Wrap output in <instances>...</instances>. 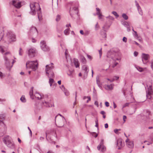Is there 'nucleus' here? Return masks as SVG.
Masks as SVG:
<instances>
[{"instance_id": "obj_4", "label": "nucleus", "mask_w": 153, "mask_h": 153, "mask_svg": "<svg viewBox=\"0 0 153 153\" xmlns=\"http://www.w3.org/2000/svg\"><path fill=\"white\" fill-rule=\"evenodd\" d=\"M44 100L42 102L43 105L47 107H51L53 106V104L51 102V99L48 97L47 95H45L43 97Z\"/></svg>"}, {"instance_id": "obj_64", "label": "nucleus", "mask_w": 153, "mask_h": 153, "mask_svg": "<svg viewBox=\"0 0 153 153\" xmlns=\"http://www.w3.org/2000/svg\"><path fill=\"white\" fill-rule=\"evenodd\" d=\"M100 113L101 114H102L103 115H104L105 114V113L104 111H101Z\"/></svg>"}, {"instance_id": "obj_6", "label": "nucleus", "mask_w": 153, "mask_h": 153, "mask_svg": "<svg viewBox=\"0 0 153 153\" xmlns=\"http://www.w3.org/2000/svg\"><path fill=\"white\" fill-rule=\"evenodd\" d=\"M33 87H31V91L29 92V95L31 98L33 100L34 99V96L35 98H36L38 100L43 99L44 98L43 97H44L45 96H42L41 94L37 92H35L34 95L33 94Z\"/></svg>"}, {"instance_id": "obj_16", "label": "nucleus", "mask_w": 153, "mask_h": 153, "mask_svg": "<svg viewBox=\"0 0 153 153\" xmlns=\"http://www.w3.org/2000/svg\"><path fill=\"white\" fill-rule=\"evenodd\" d=\"M126 145L129 148H132L134 146V144L132 141H130L129 139L127 138L126 141Z\"/></svg>"}, {"instance_id": "obj_56", "label": "nucleus", "mask_w": 153, "mask_h": 153, "mask_svg": "<svg viewBox=\"0 0 153 153\" xmlns=\"http://www.w3.org/2000/svg\"><path fill=\"white\" fill-rule=\"evenodd\" d=\"M89 33V32L88 31H86L84 35L86 36L88 35Z\"/></svg>"}, {"instance_id": "obj_33", "label": "nucleus", "mask_w": 153, "mask_h": 153, "mask_svg": "<svg viewBox=\"0 0 153 153\" xmlns=\"http://www.w3.org/2000/svg\"><path fill=\"white\" fill-rule=\"evenodd\" d=\"M112 14L114 15L116 18H118L119 15L115 11H113L112 12Z\"/></svg>"}, {"instance_id": "obj_36", "label": "nucleus", "mask_w": 153, "mask_h": 153, "mask_svg": "<svg viewBox=\"0 0 153 153\" xmlns=\"http://www.w3.org/2000/svg\"><path fill=\"white\" fill-rule=\"evenodd\" d=\"M64 34L65 35H68L69 33V29H66L65 30H64Z\"/></svg>"}, {"instance_id": "obj_51", "label": "nucleus", "mask_w": 153, "mask_h": 153, "mask_svg": "<svg viewBox=\"0 0 153 153\" xmlns=\"http://www.w3.org/2000/svg\"><path fill=\"white\" fill-rule=\"evenodd\" d=\"M120 130V129H115L114 130V132L116 133H117L118 131Z\"/></svg>"}, {"instance_id": "obj_46", "label": "nucleus", "mask_w": 153, "mask_h": 153, "mask_svg": "<svg viewBox=\"0 0 153 153\" xmlns=\"http://www.w3.org/2000/svg\"><path fill=\"white\" fill-rule=\"evenodd\" d=\"M0 51L2 53H3L4 51L1 46H0Z\"/></svg>"}, {"instance_id": "obj_42", "label": "nucleus", "mask_w": 153, "mask_h": 153, "mask_svg": "<svg viewBox=\"0 0 153 153\" xmlns=\"http://www.w3.org/2000/svg\"><path fill=\"white\" fill-rule=\"evenodd\" d=\"M130 103H126L123 105V108H124L128 106Z\"/></svg>"}, {"instance_id": "obj_1", "label": "nucleus", "mask_w": 153, "mask_h": 153, "mask_svg": "<svg viewBox=\"0 0 153 153\" xmlns=\"http://www.w3.org/2000/svg\"><path fill=\"white\" fill-rule=\"evenodd\" d=\"M30 11L29 13L32 15H35L36 14V11H37L38 18L39 21H41L42 15L39 4L36 3H32L30 4Z\"/></svg>"}, {"instance_id": "obj_13", "label": "nucleus", "mask_w": 153, "mask_h": 153, "mask_svg": "<svg viewBox=\"0 0 153 153\" xmlns=\"http://www.w3.org/2000/svg\"><path fill=\"white\" fill-rule=\"evenodd\" d=\"M12 4L14 6L17 8H19L21 6V2L17 0L13 1Z\"/></svg>"}, {"instance_id": "obj_43", "label": "nucleus", "mask_w": 153, "mask_h": 153, "mask_svg": "<svg viewBox=\"0 0 153 153\" xmlns=\"http://www.w3.org/2000/svg\"><path fill=\"white\" fill-rule=\"evenodd\" d=\"M99 25H98V23L97 22L96 24V25L95 26V29L96 30H98V29H99Z\"/></svg>"}, {"instance_id": "obj_14", "label": "nucleus", "mask_w": 153, "mask_h": 153, "mask_svg": "<svg viewBox=\"0 0 153 153\" xmlns=\"http://www.w3.org/2000/svg\"><path fill=\"white\" fill-rule=\"evenodd\" d=\"M142 60L144 64H146L148 62V60L149 58V55L148 54L143 53L142 56Z\"/></svg>"}, {"instance_id": "obj_17", "label": "nucleus", "mask_w": 153, "mask_h": 153, "mask_svg": "<svg viewBox=\"0 0 153 153\" xmlns=\"http://www.w3.org/2000/svg\"><path fill=\"white\" fill-rule=\"evenodd\" d=\"M82 70L84 71V75L87 77L89 71L88 67L86 65H84L82 67Z\"/></svg>"}, {"instance_id": "obj_48", "label": "nucleus", "mask_w": 153, "mask_h": 153, "mask_svg": "<svg viewBox=\"0 0 153 153\" xmlns=\"http://www.w3.org/2000/svg\"><path fill=\"white\" fill-rule=\"evenodd\" d=\"M102 17L103 15L101 14V15L98 16V18L99 19L101 20H103Z\"/></svg>"}, {"instance_id": "obj_49", "label": "nucleus", "mask_w": 153, "mask_h": 153, "mask_svg": "<svg viewBox=\"0 0 153 153\" xmlns=\"http://www.w3.org/2000/svg\"><path fill=\"white\" fill-rule=\"evenodd\" d=\"M134 33L133 34L134 35L135 37H137L138 36V35L137 34V32L136 31H134Z\"/></svg>"}, {"instance_id": "obj_37", "label": "nucleus", "mask_w": 153, "mask_h": 153, "mask_svg": "<svg viewBox=\"0 0 153 153\" xmlns=\"http://www.w3.org/2000/svg\"><path fill=\"white\" fill-rule=\"evenodd\" d=\"M136 68L138 71L140 72H142L143 71V68L137 66Z\"/></svg>"}, {"instance_id": "obj_62", "label": "nucleus", "mask_w": 153, "mask_h": 153, "mask_svg": "<svg viewBox=\"0 0 153 153\" xmlns=\"http://www.w3.org/2000/svg\"><path fill=\"white\" fill-rule=\"evenodd\" d=\"M138 54V52L135 51L134 52V55L135 56H137Z\"/></svg>"}, {"instance_id": "obj_54", "label": "nucleus", "mask_w": 153, "mask_h": 153, "mask_svg": "<svg viewBox=\"0 0 153 153\" xmlns=\"http://www.w3.org/2000/svg\"><path fill=\"white\" fill-rule=\"evenodd\" d=\"M87 98L88 99V100H87L86 102L88 103L89 101H90L91 100V97L90 96H88L87 97Z\"/></svg>"}, {"instance_id": "obj_52", "label": "nucleus", "mask_w": 153, "mask_h": 153, "mask_svg": "<svg viewBox=\"0 0 153 153\" xmlns=\"http://www.w3.org/2000/svg\"><path fill=\"white\" fill-rule=\"evenodd\" d=\"M126 116L125 115H124L123 116V119L124 121V123H125L126 122V120L125 119H126Z\"/></svg>"}, {"instance_id": "obj_63", "label": "nucleus", "mask_w": 153, "mask_h": 153, "mask_svg": "<svg viewBox=\"0 0 153 153\" xmlns=\"http://www.w3.org/2000/svg\"><path fill=\"white\" fill-rule=\"evenodd\" d=\"M113 106L114 108H116L117 107V105L114 102H113Z\"/></svg>"}, {"instance_id": "obj_10", "label": "nucleus", "mask_w": 153, "mask_h": 153, "mask_svg": "<svg viewBox=\"0 0 153 153\" xmlns=\"http://www.w3.org/2000/svg\"><path fill=\"white\" fill-rule=\"evenodd\" d=\"M69 4L71 5L70 11H72L73 10L76 11L78 9V2H72L69 3Z\"/></svg>"}, {"instance_id": "obj_7", "label": "nucleus", "mask_w": 153, "mask_h": 153, "mask_svg": "<svg viewBox=\"0 0 153 153\" xmlns=\"http://www.w3.org/2000/svg\"><path fill=\"white\" fill-rule=\"evenodd\" d=\"M5 55L6 56H4V59L5 61V64L7 68H11L12 65L10 66V61L9 59L8 58V57L7 56L8 55L9 56H10V54L9 52H7L5 53Z\"/></svg>"}, {"instance_id": "obj_50", "label": "nucleus", "mask_w": 153, "mask_h": 153, "mask_svg": "<svg viewBox=\"0 0 153 153\" xmlns=\"http://www.w3.org/2000/svg\"><path fill=\"white\" fill-rule=\"evenodd\" d=\"M105 106L107 107H108L109 105V103L108 102H105Z\"/></svg>"}, {"instance_id": "obj_31", "label": "nucleus", "mask_w": 153, "mask_h": 153, "mask_svg": "<svg viewBox=\"0 0 153 153\" xmlns=\"http://www.w3.org/2000/svg\"><path fill=\"white\" fill-rule=\"evenodd\" d=\"M101 151L102 152H103L105 151L106 149V148L104 145H102V146H101Z\"/></svg>"}, {"instance_id": "obj_32", "label": "nucleus", "mask_w": 153, "mask_h": 153, "mask_svg": "<svg viewBox=\"0 0 153 153\" xmlns=\"http://www.w3.org/2000/svg\"><path fill=\"white\" fill-rule=\"evenodd\" d=\"M137 8L139 12V14L141 15H142L143 14V13H142V10L141 9L140 7V6L139 7H137Z\"/></svg>"}, {"instance_id": "obj_25", "label": "nucleus", "mask_w": 153, "mask_h": 153, "mask_svg": "<svg viewBox=\"0 0 153 153\" xmlns=\"http://www.w3.org/2000/svg\"><path fill=\"white\" fill-rule=\"evenodd\" d=\"M81 61L83 64L86 63V60L85 58L83 56H81Z\"/></svg>"}, {"instance_id": "obj_44", "label": "nucleus", "mask_w": 153, "mask_h": 153, "mask_svg": "<svg viewBox=\"0 0 153 153\" xmlns=\"http://www.w3.org/2000/svg\"><path fill=\"white\" fill-rule=\"evenodd\" d=\"M118 63L116 62H114L113 63V64L112 65V67L113 68H114L117 64Z\"/></svg>"}, {"instance_id": "obj_26", "label": "nucleus", "mask_w": 153, "mask_h": 153, "mask_svg": "<svg viewBox=\"0 0 153 153\" xmlns=\"http://www.w3.org/2000/svg\"><path fill=\"white\" fill-rule=\"evenodd\" d=\"M122 24L126 27H127L129 25V23L126 21H124L122 22Z\"/></svg>"}, {"instance_id": "obj_29", "label": "nucleus", "mask_w": 153, "mask_h": 153, "mask_svg": "<svg viewBox=\"0 0 153 153\" xmlns=\"http://www.w3.org/2000/svg\"><path fill=\"white\" fill-rule=\"evenodd\" d=\"M153 94H151L149 93H146V97L148 99H150L151 98V95Z\"/></svg>"}, {"instance_id": "obj_59", "label": "nucleus", "mask_w": 153, "mask_h": 153, "mask_svg": "<svg viewBox=\"0 0 153 153\" xmlns=\"http://www.w3.org/2000/svg\"><path fill=\"white\" fill-rule=\"evenodd\" d=\"M61 88L63 91V90H64L65 89H66L63 85L61 86Z\"/></svg>"}, {"instance_id": "obj_38", "label": "nucleus", "mask_w": 153, "mask_h": 153, "mask_svg": "<svg viewBox=\"0 0 153 153\" xmlns=\"http://www.w3.org/2000/svg\"><path fill=\"white\" fill-rule=\"evenodd\" d=\"M60 16L59 15H58L56 16V20L57 22L59 21L60 20Z\"/></svg>"}, {"instance_id": "obj_21", "label": "nucleus", "mask_w": 153, "mask_h": 153, "mask_svg": "<svg viewBox=\"0 0 153 153\" xmlns=\"http://www.w3.org/2000/svg\"><path fill=\"white\" fill-rule=\"evenodd\" d=\"M74 64L76 67L77 68L79 66V63L78 59H74Z\"/></svg>"}, {"instance_id": "obj_11", "label": "nucleus", "mask_w": 153, "mask_h": 153, "mask_svg": "<svg viewBox=\"0 0 153 153\" xmlns=\"http://www.w3.org/2000/svg\"><path fill=\"white\" fill-rule=\"evenodd\" d=\"M28 55L30 57H33L35 56L36 51L35 48H30L28 51Z\"/></svg>"}, {"instance_id": "obj_30", "label": "nucleus", "mask_w": 153, "mask_h": 153, "mask_svg": "<svg viewBox=\"0 0 153 153\" xmlns=\"http://www.w3.org/2000/svg\"><path fill=\"white\" fill-rule=\"evenodd\" d=\"M122 16L125 20H127L128 19V16L125 13H123L122 14Z\"/></svg>"}, {"instance_id": "obj_24", "label": "nucleus", "mask_w": 153, "mask_h": 153, "mask_svg": "<svg viewBox=\"0 0 153 153\" xmlns=\"http://www.w3.org/2000/svg\"><path fill=\"white\" fill-rule=\"evenodd\" d=\"M103 140L102 139L101 140V142L100 143V144L97 147V149L98 150H100L101 146L102 145H103Z\"/></svg>"}, {"instance_id": "obj_22", "label": "nucleus", "mask_w": 153, "mask_h": 153, "mask_svg": "<svg viewBox=\"0 0 153 153\" xmlns=\"http://www.w3.org/2000/svg\"><path fill=\"white\" fill-rule=\"evenodd\" d=\"M146 93H149L151 94H153V89L152 87V85H150L148 88L147 91H146Z\"/></svg>"}, {"instance_id": "obj_40", "label": "nucleus", "mask_w": 153, "mask_h": 153, "mask_svg": "<svg viewBox=\"0 0 153 153\" xmlns=\"http://www.w3.org/2000/svg\"><path fill=\"white\" fill-rule=\"evenodd\" d=\"M106 18L107 19H108L110 20H114V18L112 16H107L106 17Z\"/></svg>"}, {"instance_id": "obj_5", "label": "nucleus", "mask_w": 153, "mask_h": 153, "mask_svg": "<svg viewBox=\"0 0 153 153\" xmlns=\"http://www.w3.org/2000/svg\"><path fill=\"white\" fill-rule=\"evenodd\" d=\"M38 62L37 60L33 61H28L26 63V67L27 68V65L29 67L32 68L33 70L36 71L38 68Z\"/></svg>"}, {"instance_id": "obj_35", "label": "nucleus", "mask_w": 153, "mask_h": 153, "mask_svg": "<svg viewBox=\"0 0 153 153\" xmlns=\"http://www.w3.org/2000/svg\"><path fill=\"white\" fill-rule=\"evenodd\" d=\"M73 71H69V72L67 73L68 75L71 77H73V76L72 75Z\"/></svg>"}, {"instance_id": "obj_41", "label": "nucleus", "mask_w": 153, "mask_h": 153, "mask_svg": "<svg viewBox=\"0 0 153 153\" xmlns=\"http://www.w3.org/2000/svg\"><path fill=\"white\" fill-rule=\"evenodd\" d=\"M23 51L22 49L21 48H20L19 49V55L20 56L22 55V54H23Z\"/></svg>"}, {"instance_id": "obj_45", "label": "nucleus", "mask_w": 153, "mask_h": 153, "mask_svg": "<svg viewBox=\"0 0 153 153\" xmlns=\"http://www.w3.org/2000/svg\"><path fill=\"white\" fill-rule=\"evenodd\" d=\"M99 52L100 54V58H101L102 54V48H101V49L99 51Z\"/></svg>"}, {"instance_id": "obj_23", "label": "nucleus", "mask_w": 153, "mask_h": 153, "mask_svg": "<svg viewBox=\"0 0 153 153\" xmlns=\"http://www.w3.org/2000/svg\"><path fill=\"white\" fill-rule=\"evenodd\" d=\"M96 82L98 86L100 88H102L101 85V84L99 76H97L96 77Z\"/></svg>"}, {"instance_id": "obj_9", "label": "nucleus", "mask_w": 153, "mask_h": 153, "mask_svg": "<svg viewBox=\"0 0 153 153\" xmlns=\"http://www.w3.org/2000/svg\"><path fill=\"white\" fill-rule=\"evenodd\" d=\"M40 47L41 49L44 51H48L49 50V47L47 46L45 41H42L40 42Z\"/></svg>"}, {"instance_id": "obj_47", "label": "nucleus", "mask_w": 153, "mask_h": 153, "mask_svg": "<svg viewBox=\"0 0 153 153\" xmlns=\"http://www.w3.org/2000/svg\"><path fill=\"white\" fill-rule=\"evenodd\" d=\"M127 40V39L126 37H124L123 39V41L125 42H126Z\"/></svg>"}, {"instance_id": "obj_55", "label": "nucleus", "mask_w": 153, "mask_h": 153, "mask_svg": "<svg viewBox=\"0 0 153 153\" xmlns=\"http://www.w3.org/2000/svg\"><path fill=\"white\" fill-rule=\"evenodd\" d=\"M97 15H98V16H100V15H101L102 13H101V12H100H100H97Z\"/></svg>"}, {"instance_id": "obj_3", "label": "nucleus", "mask_w": 153, "mask_h": 153, "mask_svg": "<svg viewBox=\"0 0 153 153\" xmlns=\"http://www.w3.org/2000/svg\"><path fill=\"white\" fill-rule=\"evenodd\" d=\"M3 142L9 148L13 149L15 147V145L10 137L8 136H5L3 139Z\"/></svg>"}, {"instance_id": "obj_2", "label": "nucleus", "mask_w": 153, "mask_h": 153, "mask_svg": "<svg viewBox=\"0 0 153 153\" xmlns=\"http://www.w3.org/2000/svg\"><path fill=\"white\" fill-rule=\"evenodd\" d=\"M53 65V63H51L49 64L46 65L45 69L47 75L49 78V82L51 86L54 82L53 79L51 78L54 77V74L53 71V70L54 68Z\"/></svg>"}, {"instance_id": "obj_58", "label": "nucleus", "mask_w": 153, "mask_h": 153, "mask_svg": "<svg viewBox=\"0 0 153 153\" xmlns=\"http://www.w3.org/2000/svg\"><path fill=\"white\" fill-rule=\"evenodd\" d=\"M94 104L96 105L97 107H98L99 105H98V102L97 101H95L94 102Z\"/></svg>"}, {"instance_id": "obj_18", "label": "nucleus", "mask_w": 153, "mask_h": 153, "mask_svg": "<svg viewBox=\"0 0 153 153\" xmlns=\"http://www.w3.org/2000/svg\"><path fill=\"white\" fill-rule=\"evenodd\" d=\"M114 86L113 84H111L110 85H105L104 87L107 90H111L113 89Z\"/></svg>"}, {"instance_id": "obj_61", "label": "nucleus", "mask_w": 153, "mask_h": 153, "mask_svg": "<svg viewBox=\"0 0 153 153\" xmlns=\"http://www.w3.org/2000/svg\"><path fill=\"white\" fill-rule=\"evenodd\" d=\"M80 33L82 35H83L84 34V33L83 32V31L82 30H81L80 31Z\"/></svg>"}, {"instance_id": "obj_12", "label": "nucleus", "mask_w": 153, "mask_h": 153, "mask_svg": "<svg viewBox=\"0 0 153 153\" xmlns=\"http://www.w3.org/2000/svg\"><path fill=\"white\" fill-rule=\"evenodd\" d=\"M30 33L33 37H36L38 34V32L36 28L35 27H31L30 29Z\"/></svg>"}, {"instance_id": "obj_19", "label": "nucleus", "mask_w": 153, "mask_h": 153, "mask_svg": "<svg viewBox=\"0 0 153 153\" xmlns=\"http://www.w3.org/2000/svg\"><path fill=\"white\" fill-rule=\"evenodd\" d=\"M111 53V52H109L107 54V57L108 58H111L114 61L120 60V59L118 58H114L113 56V54H112Z\"/></svg>"}, {"instance_id": "obj_39", "label": "nucleus", "mask_w": 153, "mask_h": 153, "mask_svg": "<svg viewBox=\"0 0 153 153\" xmlns=\"http://www.w3.org/2000/svg\"><path fill=\"white\" fill-rule=\"evenodd\" d=\"M91 134L93 137H97L98 136V134L94 132L91 133Z\"/></svg>"}, {"instance_id": "obj_8", "label": "nucleus", "mask_w": 153, "mask_h": 153, "mask_svg": "<svg viewBox=\"0 0 153 153\" xmlns=\"http://www.w3.org/2000/svg\"><path fill=\"white\" fill-rule=\"evenodd\" d=\"M7 35V38L9 42H10L16 41V36L13 33L11 32H8Z\"/></svg>"}, {"instance_id": "obj_15", "label": "nucleus", "mask_w": 153, "mask_h": 153, "mask_svg": "<svg viewBox=\"0 0 153 153\" xmlns=\"http://www.w3.org/2000/svg\"><path fill=\"white\" fill-rule=\"evenodd\" d=\"M117 145L119 147L118 149H120L121 147H123L124 146V143L122 142V139L120 138L118 139L117 140Z\"/></svg>"}, {"instance_id": "obj_57", "label": "nucleus", "mask_w": 153, "mask_h": 153, "mask_svg": "<svg viewBox=\"0 0 153 153\" xmlns=\"http://www.w3.org/2000/svg\"><path fill=\"white\" fill-rule=\"evenodd\" d=\"M87 56L88 58L89 59H90L91 60L92 59V58L91 56L90 55H87Z\"/></svg>"}, {"instance_id": "obj_27", "label": "nucleus", "mask_w": 153, "mask_h": 153, "mask_svg": "<svg viewBox=\"0 0 153 153\" xmlns=\"http://www.w3.org/2000/svg\"><path fill=\"white\" fill-rule=\"evenodd\" d=\"M20 100L22 102H26V100L25 97V96L22 95L21 97Z\"/></svg>"}, {"instance_id": "obj_20", "label": "nucleus", "mask_w": 153, "mask_h": 153, "mask_svg": "<svg viewBox=\"0 0 153 153\" xmlns=\"http://www.w3.org/2000/svg\"><path fill=\"white\" fill-rule=\"evenodd\" d=\"M103 28L104 29V31H101L100 32V34L102 36V38H106V34L105 32V31H106V28L105 25H104L103 27Z\"/></svg>"}, {"instance_id": "obj_28", "label": "nucleus", "mask_w": 153, "mask_h": 153, "mask_svg": "<svg viewBox=\"0 0 153 153\" xmlns=\"http://www.w3.org/2000/svg\"><path fill=\"white\" fill-rule=\"evenodd\" d=\"M63 91L65 94V95L66 96H68L69 95V92L66 89H65L64 90H63Z\"/></svg>"}, {"instance_id": "obj_60", "label": "nucleus", "mask_w": 153, "mask_h": 153, "mask_svg": "<svg viewBox=\"0 0 153 153\" xmlns=\"http://www.w3.org/2000/svg\"><path fill=\"white\" fill-rule=\"evenodd\" d=\"M119 78V77L117 76H115L113 79H115V80H117Z\"/></svg>"}, {"instance_id": "obj_34", "label": "nucleus", "mask_w": 153, "mask_h": 153, "mask_svg": "<svg viewBox=\"0 0 153 153\" xmlns=\"http://www.w3.org/2000/svg\"><path fill=\"white\" fill-rule=\"evenodd\" d=\"M5 76V75L4 74H3L2 72L0 71V77L1 78H3Z\"/></svg>"}, {"instance_id": "obj_53", "label": "nucleus", "mask_w": 153, "mask_h": 153, "mask_svg": "<svg viewBox=\"0 0 153 153\" xmlns=\"http://www.w3.org/2000/svg\"><path fill=\"white\" fill-rule=\"evenodd\" d=\"M108 80L110 81L111 82H113L115 80V79H110L108 78H107V79Z\"/></svg>"}]
</instances>
